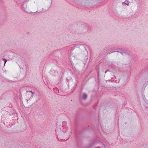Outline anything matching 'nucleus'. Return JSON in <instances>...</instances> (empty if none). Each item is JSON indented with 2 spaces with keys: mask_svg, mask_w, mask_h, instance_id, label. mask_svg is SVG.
<instances>
[{
  "mask_svg": "<svg viewBox=\"0 0 148 148\" xmlns=\"http://www.w3.org/2000/svg\"><path fill=\"white\" fill-rule=\"evenodd\" d=\"M87 94L85 93H83L82 94V98L83 100H86L87 98Z\"/></svg>",
  "mask_w": 148,
  "mask_h": 148,
  "instance_id": "nucleus-1",
  "label": "nucleus"
},
{
  "mask_svg": "<svg viewBox=\"0 0 148 148\" xmlns=\"http://www.w3.org/2000/svg\"><path fill=\"white\" fill-rule=\"evenodd\" d=\"M121 52L120 53L122 55H124L127 53V51H124L123 50H120Z\"/></svg>",
  "mask_w": 148,
  "mask_h": 148,
  "instance_id": "nucleus-2",
  "label": "nucleus"
},
{
  "mask_svg": "<svg viewBox=\"0 0 148 148\" xmlns=\"http://www.w3.org/2000/svg\"><path fill=\"white\" fill-rule=\"evenodd\" d=\"M130 3V2L129 1H127L126 0L124 2H123L122 3L123 5H125L127 4V6L129 5V4Z\"/></svg>",
  "mask_w": 148,
  "mask_h": 148,
  "instance_id": "nucleus-3",
  "label": "nucleus"
},
{
  "mask_svg": "<svg viewBox=\"0 0 148 148\" xmlns=\"http://www.w3.org/2000/svg\"><path fill=\"white\" fill-rule=\"evenodd\" d=\"M2 60H3V61H4V65H5L6 62L7 61V60L5 58H2Z\"/></svg>",
  "mask_w": 148,
  "mask_h": 148,
  "instance_id": "nucleus-4",
  "label": "nucleus"
},
{
  "mask_svg": "<svg viewBox=\"0 0 148 148\" xmlns=\"http://www.w3.org/2000/svg\"><path fill=\"white\" fill-rule=\"evenodd\" d=\"M118 52V53H120V52H121V51H113L114 53V52Z\"/></svg>",
  "mask_w": 148,
  "mask_h": 148,
  "instance_id": "nucleus-5",
  "label": "nucleus"
},
{
  "mask_svg": "<svg viewBox=\"0 0 148 148\" xmlns=\"http://www.w3.org/2000/svg\"><path fill=\"white\" fill-rule=\"evenodd\" d=\"M15 2L16 3H18V0H15Z\"/></svg>",
  "mask_w": 148,
  "mask_h": 148,
  "instance_id": "nucleus-6",
  "label": "nucleus"
},
{
  "mask_svg": "<svg viewBox=\"0 0 148 148\" xmlns=\"http://www.w3.org/2000/svg\"><path fill=\"white\" fill-rule=\"evenodd\" d=\"M113 53V52L110 51V52H109L107 54H110L111 53Z\"/></svg>",
  "mask_w": 148,
  "mask_h": 148,
  "instance_id": "nucleus-7",
  "label": "nucleus"
},
{
  "mask_svg": "<svg viewBox=\"0 0 148 148\" xmlns=\"http://www.w3.org/2000/svg\"><path fill=\"white\" fill-rule=\"evenodd\" d=\"M29 92L31 93L32 94H33L34 93L32 91H29Z\"/></svg>",
  "mask_w": 148,
  "mask_h": 148,
  "instance_id": "nucleus-8",
  "label": "nucleus"
},
{
  "mask_svg": "<svg viewBox=\"0 0 148 148\" xmlns=\"http://www.w3.org/2000/svg\"><path fill=\"white\" fill-rule=\"evenodd\" d=\"M66 81L68 82V79L67 78H66Z\"/></svg>",
  "mask_w": 148,
  "mask_h": 148,
  "instance_id": "nucleus-9",
  "label": "nucleus"
},
{
  "mask_svg": "<svg viewBox=\"0 0 148 148\" xmlns=\"http://www.w3.org/2000/svg\"><path fill=\"white\" fill-rule=\"evenodd\" d=\"M24 5V4H23L22 6H23V5Z\"/></svg>",
  "mask_w": 148,
  "mask_h": 148,
  "instance_id": "nucleus-10",
  "label": "nucleus"
}]
</instances>
